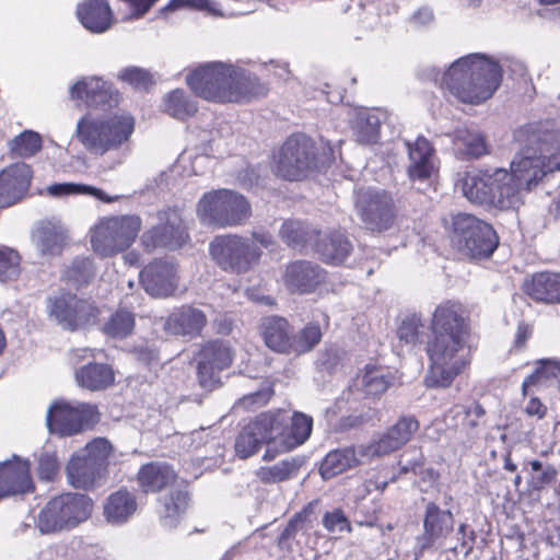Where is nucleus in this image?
Listing matches in <instances>:
<instances>
[{
  "label": "nucleus",
  "mask_w": 560,
  "mask_h": 560,
  "mask_svg": "<svg viewBox=\"0 0 560 560\" xmlns=\"http://www.w3.org/2000/svg\"><path fill=\"white\" fill-rule=\"evenodd\" d=\"M137 508L136 495L122 487L107 498L104 504V515L113 524H122L136 513Z\"/></svg>",
  "instance_id": "nucleus-33"
},
{
  "label": "nucleus",
  "mask_w": 560,
  "mask_h": 560,
  "mask_svg": "<svg viewBox=\"0 0 560 560\" xmlns=\"http://www.w3.org/2000/svg\"><path fill=\"white\" fill-rule=\"evenodd\" d=\"M50 314L66 328L77 330L94 322L100 311L90 300L67 292L51 300Z\"/></svg>",
  "instance_id": "nucleus-18"
},
{
  "label": "nucleus",
  "mask_w": 560,
  "mask_h": 560,
  "mask_svg": "<svg viewBox=\"0 0 560 560\" xmlns=\"http://www.w3.org/2000/svg\"><path fill=\"white\" fill-rule=\"evenodd\" d=\"M319 149L316 141L303 133L290 135L273 152L270 161L272 174L285 182H303L318 172Z\"/></svg>",
  "instance_id": "nucleus-5"
},
{
  "label": "nucleus",
  "mask_w": 560,
  "mask_h": 560,
  "mask_svg": "<svg viewBox=\"0 0 560 560\" xmlns=\"http://www.w3.org/2000/svg\"><path fill=\"white\" fill-rule=\"evenodd\" d=\"M118 79L135 90L148 91L154 85L153 74L144 68L130 66L118 72Z\"/></svg>",
  "instance_id": "nucleus-55"
},
{
  "label": "nucleus",
  "mask_w": 560,
  "mask_h": 560,
  "mask_svg": "<svg viewBox=\"0 0 560 560\" xmlns=\"http://www.w3.org/2000/svg\"><path fill=\"white\" fill-rule=\"evenodd\" d=\"M423 323L420 316L411 315L402 319L397 328V337L401 342L408 346H417L421 342V329Z\"/></svg>",
  "instance_id": "nucleus-57"
},
{
  "label": "nucleus",
  "mask_w": 560,
  "mask_h": 560,
  "mask_svg": "<svg viewBox=\"0 0 560 560\" xmlns=\"http://www.w3.org/2000/svg\"><path fill=\"white\" fill-rule=\"evenodd\" d=\"M161 222L147 229L140 236L143 252L151 254L156 249H178L190 242L188 228L176 210L159 213Z\"/></svg>",
  "instance_id": "nucleus-13"
},
{
  "label": "nucleus",
  "mask_w": 560,
  "mask_h": 560,
  "mask_svg": "<svg viewBox=\"0 0 560 560\" xmlns=\"http://www.w3.org/2000/svg\"><path fill=\"white\" fill-rule=\"evenodd\" d=\"M112 454L113 445L110 442L105 438H95L85 445L82 456L107 474Z\"/></svg>",
  "instance_id": "nucleus-50"
},
{
  "label": "nucleus",
  "mask_w": 560,
  "mask_h": 560,
  "mask_svg": "<svg viewBox=\"0 0 560 560\" xmlns=\"http://www.w3.org/2000/svg\"><path fill=\"white\" fill-rule=\"evenodd\" d=\"M164 110L170 116L186 120L198 112V105L184 90L175 89L164 97Z\"/></svg>",
  "instance_id": "nucleus-44"
},
{
  "label": "nucleus",
  "mask_w": 560,
  "mask_h": 560,
  "mask_svg": "<svg viewBox=\"0 0 560 560\" xmlns=\"http://www.w3.org/2000/svg\"><path fill=\"white\" fill-rule=\"evenodd\" d=\"M489 231V224L475 215L457 213L452 217V242L470 259L490 256Z\"/></svg>",
  "instance_id": "nucleus-12"
},
{
  "label": "nucleus",
  "mask_w": 560,
  "mask_h": 560,
  "mask_svg": "<svg viewBox=\"0 0 560 560\" xmlns=\"http://www.w3.org/2000/svg\"><path fill=\"white\" fill-rule=\"evenodd\" d=\"M407 147L410 161L407 167L408 177L413 182L429 179L434 172L432 144L425 137L419 136L413 142H407Z\"/></svg>",
  "instance_id": "nucleus-26"
},
{
  "label": "nucleus",
  "mask_w": 560,
  "mask_h": 560,
  "mask_svg": "<svg viewBox=\"0 0 560 560\" xmlns=\"http://www.w3.org/2000/svg\"><path fill=\"white\" fill-rule=\"evenodd\" d=\"M355 209L365 226L372 232L390 229L396 220V205L390 192L368 189L360 191L355 199Z\"/></svg>",
  "instance_id": "nucleus-14"
},
{
  "label": "nucleus",
  "mask_w": 560,
  "mask_h": 560,
  "mask_svg": "<svg viewBox=\"0 0 560 560\" xmlns=\"http://www.w3.org/2000/svg\"><path fill=\"white\" fill-rule=\"evenodd\" d=\"M82 25L93 33L107 31L113 23V12L107 0H88L77 10Z\"/></svg>",
  "instance_id": "nucleus-30"
},
{
  "label": "nucleus",
  "mask_w": 560,
  "mask_h": 560,
  "mask_svg": "<svg viewBox=\"0 0 560 560\" xmlns=\"http://www.w3.org/2000/svg\"><path fill=\"white\" fill-rule=\"evenodd\" d=\"M299 470L295 460H281L273 466H262L255 471L257 479L265 485L278 483L289 480Z\"/></svg>",
  "instance_id": "nucleus-48"
},
{
  "label": "nucleus",
  "mask_w": 560,
  "mask_h": 560,
  "mask_svg": "<svg viewBox=\"0 0 560 560\" xmlns=\"http://www.w3.org/2000/svg\"><path fill=\"white\" fill-rule=\"evenodd\" d=\"M425 345L430 364L424 377L429 388H446L470 364V319L458 301L441 302L432 313Z\"/></svg>",
  "instance_id": "nucleus-1"
},
{
  "label": "nucleus",
  "mask_w": 560,
  "mask_h": 560,
  "mask_svg": "<svg viewBox=\"0 0 560 560\" xmlns=\"http://www.w3.org/2000/svg\"><path fill=\"white\" fill-rule=\"evenodd\" d=\"M178 266L167 259L155 258L145 265L139 273V282L152 298L174 296L179 287Z\"/></svg>",
  "instance_id": "nucleus-16"
},
{
  "label": "nucleus",
  "mask_w": 560,
  "mask_h": 560,
  "mask_svg": "<svg viewBox=\"0 0 560 560\" xmlns=\"http://www.w3.org/2000/svg\"><path fill=\"white\" fill-rule=\"evenodd\" d=\"M463 191L471 202L490 203V174L488 171L467 172L463 178Z\"/></svg>",
  "instance_id": "nucleus-40"
},
{
  "label": "nucleus",
  "mask_w": 560,
  "mask_h": 560,
  "mask_svg": "<svg viewBox=\"0 0 560 560\" xmlns=\"http://www.w3.org/2000/svg\"><path fill=\"white\" fill-rule=\"evenodd\" d=\"M33 172L25 163H13L0 172V208L20 202L27 194Z\"/></svg>",
  "instance_id": "nucleus-21"
},
{
  "label": "nucleus",
  "mask_w": 560,
  "mask_h": 560,
  "mask_svg": "<svg viewBox=\"0 0 560 560\" xmlns=\"http://www.w3.org/2000/svg\"><path fill=\"white\" fill-rule=\"evenodd\" d=\"M50 196L62 197L69 195H89L103 202H113L116 198L109 197L105 191L94 186L74 183H59L47 187Z\"/></svg>",
  "instance_id": "nucleus-49"
},
{
  "label": "nucleus",
  "mask_w": 560,
  "mask_h": 560,
  "mask_svg": "<svg viewBox=\"0 0 560 560\" xmlns=\"http://www.w3.org/2000/svg\"><path fill=\"white\" fill-rule=\"evenodd\" d=\"M136 328V315L126 307H118L104 323L102 331L113 339H126Z\"/></svg>",
  "instance_id": "nucleus-42"
},
{
  "label": "nucleus",
  "mask_w": 560,
  "mask_h": 560,
  "mask_svg": "<svg viewBox=\"0 0 560 560\" xmlns=\"http://www.w3.org/2000/svg\"><path fill=\"white\" fill-rule=\"evenodd\" d=\"M95 267L93 260L89 257H77L63 270L62 280L75 287H81L90 283L94 278Z\"/></svg>",
  "instance_id": "nucleus-46"
},
{
  "label": "nucleus",
  "mask_w": 560,
  "mask_h": 560,
  "mask_svg": "<svg viewBox=\"0 0 560 560\" xmlns=\"http://www.w3.org/2000/svg\"><path fill=\"white\" fill-rule=\"evenodd\" d=\"M322 235V231L299 220L284 221L280 229V237L292 248H313L314 242Z\"/></svg>",
  "instance_id": "nucleus-34"
},
{
  "label": "nucleus",
  "mask_w": 560,
  "mask_h": 560,
  "mask_svg": "<svg viewBox=\"0 0 560 560\" xmlns=\"http://www.w3.org/2000/svg\"><path fill=\"white\" fill-rule=\"evenodd\" d=\"M524 65L512 58L492 59V94L500 88L504 77L514 81L516 75H523Z\"/></svg>",
  "instance_id": "nucleus-52"
},
{
  "label": "nucleus",
  "mask_w": 560,
  "mask_h": 560,
  "mask_svg": "<svg viewBox=\"0 0 560 560\" xmlns=\"http://www.w3.org/2000/svg\"><path fill=\"white\" fill-rule=\"evenodd\" d=\"M454 530V516L451 511L441 509L436 503L425 505L423 532L417 537V555L443 546L444 540Z\"/></svg>",
  "instance_id": "nucleus-19"
},
{
  "label": "nucleus",
  "mask_w": 560,
  "mask_h": 560,
  "mask_svg": "<svg viewBox=\"0 0 560 560\" xmlns=\"http://www.w3.org/2000/svg\"><path fill=\"white\" fill-rule=\"evenodd\" d=\"M197 214L203 223L225 229L244 224L252 215V207L242 194L222 188L202 195Z\"/></svg>",
  "instance_id": "nucleus-7"
},
{
  "label": "nucleus",
  "mask_w": 560,
  "mask_h": 560,
  "mask_svg": "<svg viewBox=\"0 0 560 560\" xmlns=\"http://www.w3.org/2000/svg\"><path fill=\"white\" fill-rule=\"evenodd\" d=\"M532 335L533 327L529 324L525 322L518 323L514 337V347L516 349H523Z\"/></svg>",
  "instance_id": "nucleus-63"
},
{
  "label": "nucleus",
  "mask_w": 560,
  "mask_h": 560,
  "mask_svg": "<svg viewBox=\"0 0 560 560\" xmlns=\"http://www.w3.org/2000/svg\"><path fill=\"white\" fill-rule=\"evenodd\" d=\"M275 390L271 387L259 389L255 393L246 395L242 398V404L245 406H266L272 398Z\"/></svg>",
  "instance_id": "nucleus-60"
},
{
  "label": "nucleus",
  "mask_w": 560,
  "mask_h": 560,
  "mask_svg": "<svg viewBox=\"0 0 560 560\" xmlns=\"http://www.w3.org/2000/svg\"><path fill=\"white\" fill-rule=\"evenodd\" d=\"M69 483L83 490L92 489L106 474L79 454H73L67 464Z\"/></svg>",
  "instance_id": "nucleus-32"
},
{
  "label": "nucleus",
  "mask_w": 560,
  "mask_h": 560,
  "mask_svg": "<svg viewBox=\"0 0 560 560\" xmlns=\"http://www.w3.org/2000/svg\"><path fill=\"white\" fill-rule=\"evenodd\" d=\"M381 122L374 115L359 117L355 124V136L362 144L376 143L380 137Z\"/></svg>",
  "instance_id": "nucleus-56"
},
{
  "label": "nucleus",
  "mask_w": 560,
  "mask_h": 560,
  "mask_svg": "<svg viewBox=\"0 0 560 560\" xmlns=\"http://www.w3.org/2000/svg\"><path fill=\"white\" fill-rule=\"evenodd\" d=\"M524 410L528 417H535L538 420L544 419L548 411L547 406L538 397H530Z\"/></svg>",
  "instance_id": "nucleus-62"
},
{
  "label": "nucleus",
  "mask_w": 560,
  "mask_h": 560,
  "mask_svg": "<svg viewBox=\"0 0 560 560\" xmlns=\"http://www.w3.org/2000/svg\"><path fill=\"white\" fill-rule=\"evenodd\" d=\"M261 337L270 350L291 354L292 327L287 318L281 316L265 318L261 324Z\"/></svg>",
  "instance_id": "nucleus-28"
},
{
  "label": "nucleus",
  "mask_w": 560,
  "mask_h": 560,
  "mask_svg": "<svg viewBox=\"0 0 560 560\" xmlns=\"http://www.w3.org/2000/svg\"><path fill=\"white\" fill-rule=\"evenodd\" d=\"M440 88L464 104L486 102L490 97V57L470 54L458 58L442 74Z\"/></svg>",
  "instance_id": "nucleus-4"
},
{
  "label": "nucleus",
  "mask_w": 560,
  "mask_h": 560,
  "mask_svg": "<svg viewBox=\"0 0 560 560\" xmlns=\"http://www.w3.org/2000/svg\"><path fill=\"white\" fill-rule=\"evenodd\" d=\"M322 522L325 529L329 533L352 532L350 520L340 508L327 511Z\"/></svg>",
  "instance_id": "nucleus-58"
},
{
  "label": "nucleus",
  "mask_w": 560,
  "mask_h": 560,
  "mask_svg": "<svg viewBox=\"0 0 560 560\" xmlns=\"http://www.w3.org/2000/svg\"><path fill=\"white\" fill-rule=\"evenodd\" d=\"M206 5L207 0H170L163 11L174 12L184 8L205 9Z\"/></svg>",
  "instance_id": "nucleus-61"
},
{
  "label": "nucleus",
  "mask_w": 560,
  "mask_h": 560,
  "mask_svg": "<svg viewBox=\"0 0 560 560\" xmlns=\"http://www.w3.org/2000/svg\"><path fill=\"white\" fill-rule=\"evenodd\" d=\"M327 271L318 264L296 259L285 265L281 281L290 294L308 295L327 282Z\"/></svg>",
  "instance_id": "nucleus-17"
},
{
  "label": "nucleus",
  "mask_w": 560,
  "mask_h": 560,
  "mask_svg": "<svg viewBox=\"0 0 560 560\" xmlns=\"http://www.w3.org/2000/svg\"><path fill=\"white\" fill-rule=\"evenodd\" d=\"M313 250L325 264L338 266L352 254L353 244L346 231L331 230L324 238L322 235L318 236L314 242Z\"/></svg>",
  "instance_id": "nucleus-25"
},
{
  "label": "nucleus",
  "mask_w": 560,
  "mask_h": 560,
  "mask_svg": "<svg viewBox=\"0 0 560 560\" xmlns=\"http://www.w3.org/2000/svg\"><path fill=\"white\" fill-rule=\"evenodd\" d=\"M265 442L258 431L252 428V422L245 425L236 436L234 448L240 458H248L256 454Z\"/></svg>",
  "instance_id": "nucleus-53"
},
{
  "label": "nucleus",
  "mask_w": 560,
  "mask_h": 560,
  "mask_svg": "<svg viewBox=\"0 0 560 560\" xmlns=\"http://www.w3.org/2000/svg\"><path fill=\"white\" fill-rule=\"evenodd\" d=\"M135 131V118L130 114H113L103 119L83 116L77 124L75 135L80 143L95 155H104L127 142Z\"/></svg>",
  "instance_id": "nucleus-6"
},
{
  "label": "nucleus",
  "mask_w": 560,
  "mask_h": 560,
  "mask_svg": "<svg viewBox=\"0 0 560 560\" xmlns=\"http://www.w3.org/2000/svg\"><path fill=\"white\" fill-rule=\"evenodd\" d=\"M34 490L28 460L13 455L11 459L0 463V500L31 493Z\"/></svg>",
  "instance_id": "nucleus-20"
},
{
  "label": "nucleus",
  "mask_w": 560,
  "mask_h": 560,
  "mask_svg": "<svg viewBox=\"0 0 560 560\" xmlns=\"http://www.w3.org/2000/svg\"><path fill=\"white\" fill-rule=\"evenodd\" d=\"M136 479L144 494L167 491L158 499L159 518L165 525H176L188 509L190 495L188 482L174 466L166 462L145 463L140 466Z\"/></svg>",
  "instance_id": "nucleus-3"
},
{
  "label": "nucleus",
  "mask_w": 560,
  "mask_h": 560,
  "mask_svg": "<svg viewBox=\"0 0 560 560\" xmlns=\"http://www.w3.org/2000/svg\"><path fill=\"white\" fill-rule=\"evenodd\" d=\"M92 509L93 502L86 494L61 493L40 511L37 527L43 534L73 528L90 517Z\"/></svg>",
  "instance_id": "nucleus-9"
},
{
  "label": "nucleus",
  "mask_w": 560,
  "mask_h": 560,
  "mask_svg": "<svg viewBox=\"0 0 560 560\" xmlns=\"http://www.w3.org/2000/svg\"><path fill=\"white\" fill-rule=\"evenodd\" d=\"M21 262L22 257L16 249L0 244V282L16 281L22 271Z\"/></svg>",
  "instance_id": "nucleus-51"
},
{
  "label": "nucleus",
  "mask_w": 560,
  "mask_h": 560,
  "mask_svg": "<svg viewBox=\"0 0 560 560\" xmlns=\"http://www.w3.org/2000/svg\"><path fill=\"white\" fill-rule=\"evenodd\" d=\"M141 228L142 220L138 214L102 218L92 230V248L104 258L117 256L132 246Z\"/></svg>",
  "instance_id": "nucleus-8"
},
{
  "label": "nucleus",
  "mask_w": 560,
  "mask_h": 560,
  "mask_svg": "<svg viewBox=\"0 0 560 560\" xmlns=\"http://www.w3.org/2000/svg\"><path fill=\"white\" fill-rule=\"evenodd\" d=\"M285 421L283 445L285 450H293L304 444L313 430V418L301 411H294Z\"/></svg>",
  "instance_id": "nucleus-38"
},
{
  "label": "nucleus",
  "mask_w": 560,
  "mask_h": 560,
  "mask_svg": "<svg viewBox=\"0 0 560 560\" xmlns=\"http://www.w3.org/2000/svg\"><path fill=\"white\" fill-rule=\"evenodd\" d=\"M357 463L353 447L332 450L322 460L319 472L324 479H330L355 466Z\"/></svg>",
  "instance_id": "nucleus-39"
},
{
  "label": "nucleus",
  "mask_w": 560,
  "mask_h": 560,
  "mask_svg": "<svg viewBox=\"0 0 560 560\" xmlns=\"http://www.w3.org/2000/svg\"><path fill=\"white\" fill-rule=\"evenodd\" d=\"M289 420L288 411L281 408L261 412L252 421V428L256 429L266 443L277 438L283 443L285 421Z\"/></svg>",
  "instance_id": "nucleus-35"
},
{
  "label": "nucleus",
  "mask_w": 560,
  "mask_h": 560,
  "mask_svg": "<svg viewBox=\"0 0 560 560\" xmlns=\"http://www.w3.org/2000/svg\"><path fill=\"white\" fill-rule=\"evenodd\" d=\"M235 352L228 340L211 339L197 353V376L201 387L220 383V373L233 364Z\"/></svg>",
  "instance_id": "nucleus-15"
},
{
  "label": "nucleus",
  "mask_w": 560,
  "mask_h": 560,
  "mask_svg": "<svg viewBox=\"0 0 560 560\" xmlns=\"http://www.w3.org/2000/svg\"><path fill=\"white\" fill-rule=\"evenodd\" d=\"M207 324L208 318L203 311L185 304L166 316L164 330L173 336L195 339L202 335Z\"/></svg>",
  "instance_id": "nucleus-22"
},
{
  "label": "nucleus",
  "mask_w": 560,
  "mask_h": 560,
  "mask_svg": "<svg viewBox=\"0 0 560 560\" xmlns=\"http://www.w3.org/2000/svg\"><path fill=\"white\" fill-rule=\"evenodd\" d=\"M522 291L536 303L560 305V272H535L524 279Z\"/></svg>",
  "instance_id": "nucleus-23"
},
{
  "label": "nucleus",
  "mask_w": 560,
  "mask_h": 560,
  "mask_svg": "<svg viewBox=\"0 0 560 560\" xmlns=\"http://www.w3.org/2000/svg\"><path fill=\"white\" fill-rule=\"evenodd\" d=\"M323 338L320 325L317 322L307 323L298 334L292 332L291 354L302 355L317 347Z\"/></svg>",
  "instance_id": "nucleus-45"
},
{
  "label": "nucleus",
  "mask_w": 560,
  "mask_h": 560,
  "mask_svg": "<svg viewBox=\"0 0 560 560\" xmlns=\"http://www.w3.org/2000/svg\"><path fill=\"white\" fill-rule=\"evenodd\" d=\"M209 254L220 269L240 275L258 264L261 250L249 238L238 234H223L210 242Z\"/></svg>",
  "instance_id": "nucleus-10"
},
{
  "label": "nucleus",
  "mask_w": 560,
  "mask_h": 560,
  "mask_svg": "<svg viewBox=\"0 0 560 560\" xmlns=\"http://www.w3.org/2000/svg\"><path fill=\"white\" fill-rule=\"evenodd\" d=\"M60 470V463L54 453H44L40 455L37 465V472L43 480H54Z\"/></svg>",
  "instance_id": "nucleus-59"
},
{
  "label": "nucleus",
  "mask_w": 560,
  "mask_h": 560,
  "mask_svg": "<svg viewBox=\"0 0 560 560\" xmlns=\"http://www.w3.org/2000/svg\"><path fill=\"white\" fill-rule=\"evenodd\" d=\"M74 378L80 387L97 392L114 384L115 373L108 364L90 362L75 370Z\"/></svg>",
  "instance_id": "nucleus-31"
},
{
  "label": "nucleus",
  "mask_w": 560,
  "mask_h": 560,
  "mask_svg": "<svg viewBox=\"0 0 560 560\" xmlns=\"http://www.w3.org/2000/svg\"><path fill=\"white\" fill-rule=\"evenodd\" d=\"M186 83L198 97L220 104L247 103L269 92L255 74L222 61L199 65L186 75Z\"/></svg>",
  "instance_id": "nucleus-2"
},
{
  "label": "nucleus",
  "mask_w": 560,
  "mask_h": 560,
  "mask_svg": "<svg viewBox=\"0 0 560 560\" xmlns=\"http://www.w3.org/2000/svg\"><path fill=\"white\" fill-rule=\"evenodd\" d=\"M560 378V361L541 360L537 368L522 383V394L526 396L528 389L542 380Z\"/></svg>",
  "instance_id": "nucleus-54"
},
{
  "label": "nucleus",
  "mask_w": 560,
  "mask_h": 560,
  "mask_svg": "<svg viewBox=\"0 0 560 560\" xmlns=\"http://www.w3.org/2000/svg\"><path fill=\"white\" fill-rule=\"evenodd\" d=\"M71 98L84 102L88 106H103L113 98L106 83L100 79L92 81L80 80L70 90Z\"/></svg>",
  "instance_id": "nucleus-36"
},
{
  "label": "nucleus",
  "mask_w": 560,
  "mask_h": 560,
  "mask_svg": "<svg viewBox=\"0 0 560 560\" xmlns=\"http://www.w3.org/2000/svg\"><path fill=\"white\" fill-rule=\"evenodd\" d=\"M395 376L383 366L366 364L362 370L361 388L366 397H381L394 384Z\"/></svg>",
  "instance_id": "nucleus-37"
},
{
  "label": "nucleus",
  "mask_w": 560,
  "mask_h": 560,
  "mask_svg": "<svg viewBox=\"0 0 560 560\" xmlns=\"http://www.w3.org/2000/svg\"><path fill=\"white\" fill-rule=\"evenodd\" d=\"M100 419L96 405L56 400L47 411L46 423L50 433L65 438L93 429Z\"/></svg>",
  "instance_id": "nucleus-11"
},
{
  "label": "nucleus",
  "mask_w": 560,
  "mask_h": 560,
  "mask_svg": "<svg viewBox=\"0 0 560 560\" xmlns=\"http://www.w3.org/2000/svg\"><path fill=\"white\" fill-rule=\"evenodd\" d=\"M450 415L454 420L455 427L464 429H474L480 422H485L486 410L476 400H467L456 404L450 409Z\"/></svg>",
  "instance_id": "nucleus-43"
},
{
  "label": "nucleus",
  "mask_w": 560,
  "mask_h": 560,
  "mask_svg": "<svg viewBox=\"0 0 560 560\" xmlns=\"http://www.w3.org/2000/svg\"><path fill=\"white\" fill-rule=\"evenodd\" d=\"M542 152V148L539 149ZM546 176L544 168V155H523L511 163V177L516 185L525 184V189L530 191Z\"/></svg>",
  "instance_id": "nucleus-29"
},
{
  "label": "nucleus",
  "mask_w": 560,
  "mask_h": 560,
  "mask_svg": "<svg viewBox=\"0 0 560 560\" xmlns=\"http://www.w3.org/2000/svg\"><path fill=\"white\" fill-rule=\"evenodd\" d=\"M42 148V137L33 130H24L9 142V152L13 158H31Z\"/></svg>",
  "instance_id": "nucleus-47"
},
{
  "label": "nucleus",
  "mask_w": 560,
  "mask_h": 560,
  "mask_svg": "<svg viewBox=\"0 0 560 560\" xmlns=\"http://www.w3.org/2000/svg\"><path fill=\"white\" fill-rule=\"evenodd\" d=\"M454 144L466 159H478L488 153L486 136L469 128L455 130Z\"/></svg>",
  "instance_id": "nucleus-41"
},
{
  "label": "nucleus",
  "mask_w": 560,
  "mask_h": 560,
  "mask_svg": "<svg viewBox=\"0 0 560 560\" xmlns=\"http://www.w3.org/2000/svg\"><path fill=\"white\" fill-rule=\"evenodd\" d=\"M419 428L420 422L415 416H401L374 443L375 453L378 455H387L401 448L411 441Z\"/></svg>",
  "instance_id": "nucleus-24"
},
{
  "label": "nucleus",
  "mask_w": 560,
  "mask_h": 560,
  "mask_svg": "<svg viewBox=\"0 0 560 560\" xmlns=\"http://www.w3.org/2000/svg\"><path fill=\"white\" fill-rule=\"evenodd\" d=\"M317 500L306 503L299 512L294 513L277 538L280 548H291V542L298 535L308 536L317 520L315 509Z\"/></svg>",
  "instance_id": "nucleus-27"
},
{
  "label": "nucleus",
  "mask_w": 560,
  "mask_h": 560,
  "mask_svg": "<svg viewBox=\"0 0 560 560\" xmlns=\"http://www.w3.org/2000/svg\"><path fill=\"white\" fill-rule=\"evenodd\" d=\"M133 352L136 353L138 361H140L147 365H150L153 362H158V360H159L158 351L154 349H151L149 347L135 348Z\"/></svg>",
  "instance_id": "nucleus-64"
}]
</instances>
